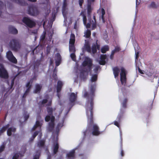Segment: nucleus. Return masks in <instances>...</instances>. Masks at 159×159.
<instances>
[{"label":"nucleus","mask_w":159,"mask_h":159,"mask_svg":"<svg viewBox=\"0 0 159 159\" xmlns=\"http://www.w3.org/2000/svg\"><path fill=\"white\" fill-rule=\"evenodd\" d=\"M95 84L91 85L89 89V93L86 91L84 92V97L87 99L88 101L86 104V112L90 124H93V98L95 96V92L96 90Z\"/></svg>","instance_id":"obj_1"},{"label":"nucleus","mask_w":159,"mask_h":159,"mask_svg":"<svg viewBox=\"0 0 159 159\" xmlns=\"http://www.w3.org/2000/svg\"><path fill=\"white\" fill-rule=\"evenodd\" d=\"M40 11L37 6L32 4L28 7V13L32 16H37L39 13Z\"/></svg>","instance_id":"obj_2"},{"label":"nucleus","mask_w":159,"mask_h":159,"mask_svg":"<svg viewBox=\"0 0 159 159\" xmlns=\"http://www.w3.org/2000/svg\"><path fill=\"white\" fill-rule=\"evenodd\" d=\"M9 46L11 50H18L20 48L21 45L18 39H13L10 40Z\"/></svg>","instance_id":"obj_3"},{"label":"nucleus","mask_w":159,"mask_h":159,"mask_svg":"<svg viewBox=\"0 0 159 159\" xmlns=\"http://www.w3.org/2000/svg\"><path fill=\"white\" fill-rule=\"evenodd\" d=\"M22 21L27 27L30 28H32L36 25L35 22L28 17H24Z\"/></svg>","instance_id":"obj_4"},{"label":"nucleus","mask_w":159,"mask_h":159,"mask_svg":"<svg viewBox=\"0 0 159 159\" xmlns=\"http://www.w3.org/2000/svg\"><path fill=\"white\" fill-rule=\"evenodd\" d=\"M82 65L84 67L88 66V70L86 71L90 72L92 69V61L89 58L86 57L83 62Z\"/></svg>","instance_id":"obj_5"},{"label":"nucleus","mask_w":159,"mask_h":159,"mask_svg":"<svg viewBox=\"0 0 159 159\" xmlns=\"http://www.w3.org/2000/svg\"><path fill=\"white\" fill-rule=\"evenodd\" d=\"M89 23L86 24V27L87 28H89L90 27L91 25H92V30H94L97 26L96 21V20L95 16H94L93 19L90 18H89Z\"/></svg>","instance_id":"obj_6"},{"label":"nucleus","mask_w":159,"mask_h":159,"mask_svg":"<svg viewBox=\"0 0 159 159\" xmlns=\"http://www.w3.org/2000/svg\"><path fill=\"white\" fill-rule=\"evenodd\" d=\"M121 72L120 73V81L121 84H123L125 83L126 81V71L125 68L122 67H121Z\"/></svg>","instance_id":"obj_7"},{"label":"nucleus","mask_w":159,"mask_h":159,"mask_svg":"<svg viewBox=\"0 0 159 159\" xmlns=\"http://www.w3.org/2000/svg\"><path fill=\"white\" fill-rule=\"evenodd\" d=\"M0 77L5 79H7L8 77L7 72L4 68L3 65L0 63Z\"/></svg>","instance_id":"obj_8"},{"label":"nucleus","mask_w":159,"mask_h":159,"mask_svg":"<svg viewBox=\"0 0 159 159\" xmlns=\"http://www.w3.org/2000/svg\"><path fill=\"white\" fill-rule=\"evenodd\" d=\"M7 57L8 60L14 64H16L17 61L15 57L13 56L12 52L10 51L7 53Z\"/></svg>","instance_id":"obj_9"},{"label":"nucleus","mask_w":159,"mask_h":159,"mask_svg":"<svg viewBox=\"0 0 159 159\" xmlns=\"http://www.w3.org/2000/svg\"><path fill=\"white\" fill-rule=\"evenodd\" d=\"M75 35L73 34H71L70 35L69 41V50H75Z\"/></svg>","instance_id":"obj_10"},{"label":"nucleus","mask_w":159,"mask_h":159,"mask_svg":"<svg viewBox=\"0 0 159 159\" xmlns=\"http://www.w3.org/2000/svg\"><path fill=\"white\" fill-rule=\"evenodd\" d=\"M94 1L95 0H88L87 12L88 18H91V14L92 10V8L91 6L92 3L94 2Z\"/></svg>","instance_id":"obj_11"},{"label":"nucleus","mask_w":159,"mask_h":159,"mask_svg":"<svg viewBox=\"0 0 159 159\" xmlns=\"http://www.w3.org/2000/svg\"><path fill=\"white\" fill-rule=\"evenodd\" d=\"M108 61L106 54H102L100 55V65H105Z\"/></svg>","instance_id":"obj_12"},{"label":"nucleus","mask_w":159,"mask_h":159,"mask_svg":"<svg viewBox=\"0 0 159 159\" xmlns=\"http://www.w3.org/2000/svg\"><path fill=\"white\" fill-rule=\"evenodd\" d=\"M67 0H63V5L62 7V11L63 16H66L67 14V11L66 10L67 8Z\"/></svg>","instance_id":"obj_13"},{"label":"nucleus","mask_w":159,"mask_h":159,"mask_svg":"<svg viewBox=\"0 0 159 159\" xmlns=\"http://www.w3.org/2000/svg\"><path fill=\"white\" fill-rule=\"evenodd\" d=\"M77 93L75 94L74 93H71L69 96V100L70 102L73 103L75 102L77 100Z\"/></svg>","instance_id":"obj_14"},{"label":"nucleus","mask_w":159,"mask_h":159,"mask_svg":"<svg viewBox=\"0 0 159 159\" xmlns=\"http://www.w3.org/2000/svg\"><path fill=\"white\" fill-rule=\"evenodd\" d=\"M61 56L60 53H57L55 59V63L56 66H58L60 65L61 62Z\"/></svg>","instance_id":"obj_15"},{"label":"nucleus","mask_w":159,"mask_h":159,"mask_svg":"<svg viewBox=\"0 0 159 159\" xmlns=\"http://www.w3.org/2000/svg\"><path fill=\"white\" fill-rule=\"evenodd\" d=\"M59 148V145L57 142L54 143L53 146V154L55 155L58 152Z\"/></svg>","instance_id":"obj_16"},{"label":"nucleus","mask_w":159,"mask_h":159,"mask_svg":"<svg viewBox=\"0 0 159 159\" xmlns=\"http://www.w3.org/2000/svg\"><path fill=\"white\" fill-rule=\"evenodd\" d=\"M92 134L93 135L97 136L99 134V132L98 131V127L96 125H94L93 127V131Z\"/></svg>","instance_id":"obj_17"},{"label":"nucleus","mask_w":159,"mask_h":159,"mask_svg":"<svg viewBox=\"0 0 159 159\" xmlns=\"http://www.w3.org/2000/svg\"><path fill=\"white\" fill-rule=\"evenodd\" d=\"M63 86V84L62 82L60 80L58 81L57 83V95L58 97H59V96L58 94L61 90V89Z\"/></svg>","instance_id":"obj_18"},{"label":"nucleus","mask_w":159,"mask_h":159,"mask_svg":"<svg viewBox=\"0 0 159 159\" xmlns=\"http://www.w3.org/2000/svg\"><path fill=\"white\" fill-rule=\"evenodd\" d=\"M66 157L68 159H74L75 158V150H72L66 154Z\"/></svg>","instance_id":"obj_19"},{"label":"nucleus","mask_w":159,"mask_h":159,"mask_svg":"<svg viewBox=\"0 0 159 159\" xmlns=\"http://www.w3.org/2000/svg\"><path fill=\"white\" fill-rule=\"evenodd\" d=\"M42 88V86L39 84H36L35 85V88L34 91V93H40Z\"/></svg>","instance_id":"obj_20"},{"label":"nucleus","mask_w":159,"mask_h":159,"mask_svg":"<svg viewBox=\"0 0 159 159\" xmlns=\"http://www.w3.org/2000/svg\"><path fill=\"white\" fill-rule=\"evenodd\" d=\"M8 30L10 33L13 34H16L18 33L17 30L14 27L11 26H9Z\"/></svg>","instance_id":"obj_21"},{"label":"nucleus","mask_w":159,"mask_h":159,"mask_svg":"<svg viewBox=\"0 0 159 159\" xmlns=\"http://www.w3.org/2000/svg\"><path fill=\"white\" fill-rule=\"evenodd\" d=\"M55 123L49 122L48 123L47 129L49 132H52L54 130L55 127Z\"/></svg>","instance_id":"obj_22"},{"label":"nucleus","mask_w":159,"mask_h":159,"mask_svg":"<svg viewBox=\"0 0 159 159\" xmlns=\"http://www.w3.org/2000/svg\"><path fill=\"white\" fill-rule=\"evenodd\" d=\"M113 74L115 78L117 77L120 72L119 69L117 66L115 67L113 69Z\"/></svg>","instance_id":"obj_23"},{"label":"nucleus","mask_w":159,"mask_h":159,"mask_svg":"<svg viewBox=\"0 0 159 159\" xmlns=\"http://www.w3.org/2000/svg\"><path fill=\"white\" fill-rule=\"evenodd\" d=\"M7 129V134L8 136H11V135L12 132L14 133L16 131V128L13 127L8 128Z\"/></svg>","instance_id":"obj_24"},{"label":"nucleus","mask_w":159,"mask_h":159,"mask_svg":"<svg viewBox=\"0 0 159 159\" xmlns=\"http://www.w3.org/2000/svg\"><path fill=\"white\" fill-rule=\"evenodd\" d=\"M159 7V5L157 4L155 2H152L148 6L149 8H152L153 9H157Z\"/></svg>","instance_id":"obj_25"},{"label":"nucleus","mask_w":159,"mask_h":159,"mask_svg":"<svg viewBox=\"0 0 159 159\" xmlns=\"http://www.w3.org/2000/svg\"><path fill=\"white\" fill-rule=\"evenodd\" d=\"M42 125V123H40L39 120H37L36 121L35 124L33 127L32 129L34 130L38 127H39L40 129Z\"/></svg>","instance_id":"obj_26"},{"label":"nucleus","mask_w":159,"mask_h":159,"mask_svg":"<svg viewBox=\"0 0 159 159\" xmlns=\"http://www.w3.org/2000/svg\"><path fill=\"white\" fill-rule=\"evenodd\" d=\"M11 1L16 3L19 5L24 6L25 2L24 0H10Z\"/></svg>","instance_id":"obj_27"},{"label":"nucleus","mask_w":159,"mask_h":159,"mask_svg":"<svg viewBox=\"0 0 159 159\" xmlns=\"http://www.w3.org/2000/svg\"><path fill=\"white\" fill-rule=\"evenodd\" d=\"M9 124H7L5 126H3L2 127L1 129L0 130V136L2 134L5 132L6 130L9 128Z\"/></svg>","instance_id":"obj_28"},{"label":"nucleus","mask_w":159,"mask_h":159,"mask_svg":"<svg viewBox=\"0 0 159 159\" xmlns=\"http://www.w3.org/2000/svg\"><path fill=\"white\" fill-rule=\"evenodd\" d=\"M122 137L120 138V147L121 149L120 155L121 157H123L124 155V153L122 148Z\"/></svg>","instance_id":"obj_29"},{"label":"nucleus","mask_w":159,"mask_h":159,"mask_svg":"<svg viewBox=\"0 0 159 159\" xmlns=\"http://www.w3.org/2000/svg\"><path fill=\"white\" fill-rule=\"evenodd\" d=\"M80 15L83 16L84 24V25H86L87 23V18L86 15L83 12H81Z\"/></svg>","instance_id":"obj_30"},{"label":"nucleus","mask_w":159,"mask_h":159,"mask_svg":"<svg viewBox=\"0 0 159 159\" xmlns=\"http://www.w3.org/2000/svg\"><path fill=\"white\" fill-rule=\"evenodd\" d=\"M84 36L86 38H89L91 35V31L89 30H87L85 33Z\"/></svg>","instance_id":"obj_31"},{"label":"nucleus","mask_w":159,"mask_h":159,"mask_svg":"<svg viewBox=\"0 0 159 159\" xmlns=\"http://www.w3.org/2000/svg\"><path fill=\"white\" fill-rule=\"evenodd\" d=\"M101 18L102 20V22L103 23H105V20L104 16L105 14V12L104 9L103 8L101 9Z\"/></svg>","instance_id":"obj_32"},{"label":"nucleus","mask_w":159,"mask_h":159,"mask_svg":"<svg viewBox=\"0 0 159 159\" xmlns=\"http://www.w3.org/2000/svg\"><path fill=\"white\" fill-rule=\"evenodd\" d=\"M45 144V142L43 140H41L38 142L37 146L39 148L43 147Z\"/></svg>","instance_id":"obj_33"},{"label":"nucleus","mask_w":159,"mask_h":159,"mask_svg":"<svg viewBox=\"0 0 159 159\" xmlns=\"http://www.w3.org/2000/svg\"><path fill=\"white\" fill-rule=\"evenodd\" d=\"M128 101V99L127 98H125L123 100L122 103V105L123 107L125 108L127 107V103Z\"/></svg>","instance_id":"obj_34"},{"label":"nucleus","mask_w":159,"mask_h":159,"mask_svg":"<svg viewBox=\"0 0 159 159\" xmlns=\"http://www.w3.org/2000/svg\"><path fill=\"white\" fill-rule=\"evenodd\" d=\"M48 101V100L47 99H44L42 101H40L38 104L39 105L40 107H41L42 106V105L44 104H45Z\"/></svg>","instance_id":"obj_35"},{"label":"nucleus","mask_w":159,"mask_h":159,"mask_svg":"<svg viewBox=\"0 0 159 159\" xmlns=\"http://www.w3.org/2000/svg\"><path fill=\"white\" fill-rule=\"evenodd\" d=\"M97 48L98 50H99V45H98L96 42L93 44L91 50H97Z\"/></svg>","instance_id":"obj_36"},{"label":"nucleus","mask_w":159,"mask_h":159,"mask_svg":"<svg viewBox=\"0 0 159 159\" xmlns=\"http://www.w3.org/2000/svg\"><path fill=\"white\" fill-rule=\"evenodd\" d=\"M47 110L49 115L52 116V115L53 109L52 107H47Z\"/></svg>","instance_id":"obj_37"},{"label":"nucleus","mask_w":159,"mask_h":159,"mask_svg":"<svg viewBox=\"0 0 159 159\" xmlns=\"http://www.w3.org/2000/svg\"><path fill=\"white\" fill-rule=\"evenodd\" d=\"M3 7H5V9H6V6L4 5V3L1 1H0V16L2 13V10Z\"/></svg>","instance_id":"obj_38"},{"label":"nucleus","mask_w":159,"mask_h":159,"mask_svg":"<svg viewBox=\"0 0 159 159\" xmlns=\"http://www.w3.org/2000/svg\"><path fill=\"white\" fill-rule=\"evenodd\" d=\"M98 78V75L97 74H95L93 75L91 78V80L92 82H94L96 81Z\"/></svg>","instance_id":"obj_39"},{"label":"nucleus","mask_w":159,"mask_h":159,"mask_svg":"<svg viewBox=\"0 0 159 159\" xmlns=\"http://www.w3.org/2000/svg\"><path fill=\"white\" fill-rule=\"evenodd\" d=\"M57 71L55 69H54L53 71V74L52 75V77L55 80H57Z\"/></svg>","instance_id":"obj_40"},{"label":"nucleus","mask_w":159,"mask_h":159,"mask_svg":"<svg viewBox=\"0 0 159 159\" xmlns=\"http://www.w3.org/2000/svg\"><path fill=\"white\" fill-rule=\"evenodd\" d=\"M123 113H120L119 114H118V115L117 118H116L117 120L119 122H120L121 119L122 117H123Z\"/></svg>","instance_id":"obj_41"},{"label":"nucleus","mask_w":159,"mask_h":159,"mask_svg":"<svg viewBox=\"0 0 159 159\" xmlns=\"http://www.w3.org/2000/svg\"><path fill=\"white\" fill-rule=\"evenodd\" d=\"M85 50H91L90 49V46L88 42H86L84 46Z\"/></svg>","instance_id":"obj_42"},{"label":"nucleus","mask_w":159,"mask_h":159,"mask_svg":"<svg viewBox=\"0 0 159 159\" xmlns=\"http://www.w3.org/2000/svg\"><path fill=\"white\" fill-rule=\"evenodd\" d=\"M29 114H27V112L25 113L24 114V118L25 121H26L29 118Z\"/></svg>","instance_id":"obj_43"},{"label":"nucleus","mask_w":159,"mask_h":159,"mask_svg":"<svg viewBox=\"0 0 159 159\" xmlns=\"http://www.w3.org/2000/svg\"><path fill=\"white\" fill-rule=\"evenodd\" d=\"M63 126V124L61 123H58L56 127V131H59V129H60Z\"/></svg>","instance_id":"obj_44"},{"label":"nucleus","mask_w":159,"mask_h":159,"mask_svg":"<svg viewBox=\"0 0 159 159\" xmlns=\"http://www.w3.org/2000/svg\"><path fill=\"white\" fill-rule=\"evenodd\" d=\"M134 50H139L140 47L139 46L138 43H134Z\"/></svg>","instance_id":"obj_45"},{"label":"nucleus","mask_w":159,"mask_h":159,"mask_svg":"<svg viewBox=\"0 0 159 159\" xmlns=\"http://www.w3.org/2000/svg\"><path fill=\"white\" fill-rule=\"evenodd\" d=\"M70 56L72 60L74 61H76V56L74 53H71L70 54Z\"/></svg>","instance_id":"obj_46"},{"label":"nucleus","mask_w":159,"mask_h":159,"mask_svg":"<svg viewBox=\"0 0 159 159\" xmlns=\"http://www.w3.org/2000/svg\"><path fill=\"white\" fill-rule=\"evenodd\" d=\"M153 101H151L149 103V105L148 107V110H151L152 107Z\"/></svg>","instance_id":"obj_47"},{"label":"nucleus","mask_w":159,"mask_h":159,"mask_svg":"<svg viewBox=\"0 0 159 159\" xmlns=\"http://www.w3.org/2000/svg\"><path fill=\"white\" fill-rule=\"evenodd\" d=\"M51 115H47L46 116L45 118V120L46 122H48L51 119Z\"/></svg>","instance_id":"obj_48"},{"label":"nucleus","mask_w":159,"mask_h":159,"mask_svg":"<svg viewBox=\"0 0 159 159\" xmlns=\"http://www.w3.org/2000/svg\"><path fill=\"white\" fill-rule=\"evenodd\" d=\"M5 148V145L4 144H2L0 146V153L3 151Z\"/></svg>","instance_id":"obj_49"},{"label":"nucleus","mask_w":159,"mask_h":159,"mask_svg":"<svg viewBox=\"0 0 159 159\" xmlns=\"http://www.w3.org/2000/svg\"><path fill=\"white\" fill-rule=\"evenodd\" d=\"M119 51V50H112L110 56V58L111 59H112L113 58V56H114V55L115 53L117 51Z\"/></svg>","instance_id":"obj_50"},{"label":"nucleus","mask_w":159,"mask_h":159,"mask_svg":"<svg viewBox=\"0 0 159 159\" xmlns=\"http://www.w3.org/2000/svg\"><path fill=\"white\" fill-rule=\"evenodd\" d=\"M19 155L18 153L15 154L13 157L12 159H18L19 155H20V153H19Z\"/></svg>","instance_id":"obj_51"},{"label":"nucleus","mask_w":159,"mask_h":159,"mask_svg":"<svg viewBox=\"0 0 159 159\" xmlns=\"http://www.w3.org/2000/svg\"><path fill=\"white\" fill-rule=\"evenodd\" d=\"M103 38L105 40H107L108 38L107 33L106 31H105V33L103 35Z\"/></svg>","instance_id":"obj_52"},{"label":"nucleus","mask_w":159,"mask_h":159,"mask_svg":"<svg viewBox=\"0 0 159 159\" xmlns=\"http://www.w3.org/2000/svg\"><path fill=\"white\" fill-rule=\"evenodd\" d=\"M139 52L135 51V61H137L138 60V58L139 57Z\"/></svg>","instance_id":"obj_53"},{"label":"nucleus","mask_w":159,"mask_h":159,"mask_svg":"<svg viewBox=\"0 0 159 159\" xmlns=\"http://www.w3.org/2000/svg\"><path fill=\"white\" fill-rule=\"evenodd\" d=\"M84 2V0H79V3L80 8H82L83 4Z\"/></svg>","instance_id":"obj_54"},{"label":"nucleus","mask_w":159,"mask_h":159,"mask_svg":"<svg viewBox=\"0 0 159 159\" xmlns=\"http://www.w3.org/2000/svg\"><path fill=\"white\" fill-rule=\"evenodd\" d=\"M39 133V131H36L34 133L32 136V137L33 138V139H34L38 135Z\"/></svg>","instance_id":"obj_55"},{"label":"nucleus","mask_w":159,"mask_h":159,"mask_svg":"<svg viewBox=\"0 0 159 159\" xmlns=\"http://www.w3.org/2000/svg\"><path fill=\"white\" fill-rule=\"evenodd\" d=\"M51 116V117L50 119L51 121L50 122L52 123H54L55 120V117L53 116H52V115Z\"/></svg>","instance_id":"obj_56"},{"label":"nucleus","mask_w":159,"mask_h":159,"mask_svg":"<svg viewBox=\"0 0 159 159\" xmlns=\"http://www.w3.org/2000/svg\"><path fill=\"white\" fill-rule=\"evenodd\" d=\"M14 80H15L14 78L13 79L11 80V85H10V89H11L13 86L14 82Z\"/></svg>","instance_id":"obj_57"},{"label":"nucleus","mask_w":159,"mask_h":159,"mask_svg":"<svg viewBox=\"0 0 159 159\" xmlns=\"http://www.w3.org/2000/svg\"><path fill=\"white\" fill-rule=\"evenodd\" d=\"M120 122H119L117 120L115 121H114V124L115 125L117 126V127H119L120 126L119 124V123Z\"/></svg>","instance_id":"obj_58"},{"label":"nucleus","mask_w":159,"mask_h":159,"mask_svg":"<svg viewBox=\"0 0 159 159\" xmlns=\"http://www.w3.org/2000/svg\"><path fill=\"white\" fill-rule=\"evenodd\" d=\"M28 95V94L26 93L25 92L23 96H22V100H25V97L27 96V95Z\"/></svg>","instance_id":"obj_59"},{"label":"nucleus","mask_w":159,"mask_h":159,"mask_svg":"<svg viewBox=\"0 0 159 159\" xmlns=\"http://www.w3.org/2000/svg\"><path fill=\"white\" fill-rule=\"evenodd\" d=\"M31 83H31V82L30 81H30L28 82L26 84V88H28L30 86L31 88L32 85H31V84H30Z\"/></svg>","instance_id":"obj_60"},{"label":"nucleus","mask_w":159,"mask_h":159,"mask_svg":"<svg viewBox=\"0 0 159 159\" xmlns=\"http://www.w3.org/2000/svg\"><path fill=\"white\" fill-rule=\"evenodd\" d=\"M31 88L30 86H29V87L27 88V89L25 90V92L28 94V93L30 92V90Z\"/></svg>","instance_id":"obj_61"},{"label":"nucleus","mask_w":159,"mask_h":159,"mask_svg":"<svg viewBox=\"0 0 159 159\" xmlns=\"http://www.w3.org/2000/svg\"><path fill=\"white\" fill-rule=\"evenodd\" d=\"M109 49L108 46L107 45H106L104 46L103 48L100 49V50H109Z\"/></svg>","instance_id":"obj_62"},{"label":"nucleus","mask_w":159,"mask_h":159,"mask_svg":"<svg viewBox=\"0 0 159 159\" xmlns=\"http://www.w3.org/2000/svg\"><path fill=\"white\" fill-rule=\"evenodd\" d=\"M39 155L36 154H35L34 156V158L33 159H39Z\"/></svg>","instance_id":"obj_63"},{"label":"nucleus","mask_w":159,"mask_h":159,"mask_svg":"<svg viewBox=\"0 0 159 159\" xmlns=\"http://www.w3.org/2000/svg\"><path fill=\"white\" fill-rule=\"evenodd\" d=\"M45 34H43L42 35L40 38V39L42 41H43L45 38Z\"/></svg>","instance_id":"obj_64"}]
</instances>
